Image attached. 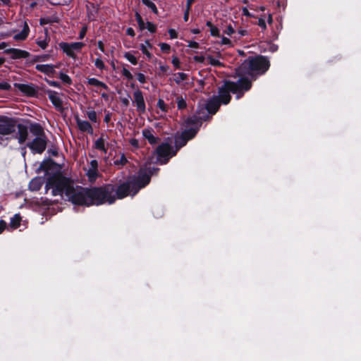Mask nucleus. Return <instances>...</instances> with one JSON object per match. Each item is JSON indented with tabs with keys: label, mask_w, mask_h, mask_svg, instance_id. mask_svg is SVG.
Masks as SVG:
<instances>
[{
	"label": "nucleus",
	"mask_w": 361,
	"mask_h": 361,
	"mask_svg": "<svg viewBox=\"0 0 361 361\" xmlns=\"http://www.w3.org/2000/svg\"><path fill=\"white\" fill-rule=\"evenodd\" d=\"M6 228V222L4 220H0V234L3 233V231Z\"/></svg>",
	"instance_id": "nucleus-64"
},
{
	"label": "nucleus",
	"mask_w": 361,
	"mask_h": 361,
	"mask_svg": "<svg viewBox=\"0 0 361 361\" xmlns=\"http://www.w3.org/2000/svg\"><path fill=\"white\" fill-rule=\"evenodd\" d=\"M140 49L142 51V54L147 57L148 59H152V54L147 50L146 46L144 44H140Z\"/></svg>",
	"instance_id": "nucleus-43"
},
{
	"label": "nucleus",
	"mask_w": 361,
	"mask_h": 361,
	"mask_svg": "<svg viewBox=\"0 0 361 361\" xmlns=\"http://www.w3.org/2000/svg\"><path fill=\"white\" fill-rule=\"evenodd\" d=\"M124 57L133 65L137 64V59L135 56H134L130 52H126L124 54Z\"/></svg>",
	"instance_id": "nucleus-37"
},
{
	"label": "nucleus",
	"mask_w": 361,
	"mask_h": 361,
	"mask_svg": "<svg viewBox=\"0 0 361 361\" xmlns=\"http://www.w3.org/2000/svg\"><path fill=\"white\" fill-rule=\"evenodd\" d=\"M56 22H58V20L56 19L52 20L50 17H44V18H41L39 19V25L42 26H44L47 24H51L52 23H56Z\"/></svg>",
	"instance_id": "nucleus-39"
},
{
	"label": "nucleus",
	"mask_w": 361,
	"mask_h": 361,
	"mask_svg": "<svg viewBox=\"0 0 361 361\" xmlns=\"http://www.w3.org/2000/svg\"><path fill=\"white\" fill-rule=\"evenodd\" d=\"M210 33L211 35L213 37H220V31L216 26L212 27V29L210 30Z\"/></svg>",
	"instance_id": "nucleus-51"
},
{
	"label": "nucleus",
	"mask_w": 361,
	"mask_h": 361,
	"mask_svg": "<svg viewBox=\"0 0 361 361\" xmlns=\"http://www.w3.org/2000/svg\"><path fill=\"white\" fill-rule=\"evenodd\" d=\"M142 188L135 175L128 176L126 181L119 185L109 183L99 187L93 186L90 206H99L106 203L112 204L116 200L136 195Z\"/></svg>",
	"instance_id": "nucleus-1"
},
{
	"label": "nucleus",
	"mask_w": 361,
	"mask_h": 361,
	"mask_svg": "<svg viewBox=\"0 0 361 361\" xmlns=\"http://www.w3.org/2000/svg\"><path fill=\"white\" fill-rule=\"evenodd\" d=\"M51 58L50 54H45L41 55H32L30 58H28L27 61H25L24 63V66L25 67H30L34 65L37 62L39 61H47Z\"/></svg>",
	"instance_id": "nucleus-18"
},
{
	"label": "nucleus",
	"mask_w": 361,
	"mask_h": 361,
	"mask_svg": "<svg viewBox=\"0 0 361 361\" xmlns=\"http://www.w3.org/2000/svg\"><path fill=\"white\" fill-rule=\"evenodd\" d=\"M86 116L91 122L99 124L100 121L98 120L97 113L94 110L91 109L87 111L86 112Z\"/></svg>",
	"instance_id": "nucleus-32"
},
{
	"label": "nucleus",
	"mask_w": 361,
	"mask_h": 361,
	"mask_svg": "<svg viewBox=\"0 0 361 361\" xmlns=\"http://www.w3.org/2000/svg\"><path fill=\"white\" fill-rule=\"evenodd\" d=\"M16 129L18 131L13 135V138L16 139L20 145L25 144L28 138L29 127L23 123H16Z\"/></svg>",
	"instance_id": "nucleus-11"
},
{
	"label": "nucleus",
	"mask_w": 361,
	"mask_h": 361,
	"mask_svg": "<svg viewBox=\"0 0 361 361\" xmlns=\"http://www.w3.org/2000/svg\"><path fill=\"white\" fill-rule=\"evenodd\" d=\"M174 150V148L167 142L159 145L156 149L159 163L161 165L166 164L173 157L172 152Z\"/></svg>",
	"instance_id": "nucleus-7"
},
{
	"label": "nucleus",
	"mask_w": 361,
	"mask_h": 361,
	"mask_svg": "<svg viewBox=\"0 0 361 361\" xmlns=\"http://www.w3.org/2000/svg\"><path fill=\"white\" fill-rule=\"evenodd\" d=\"M87 32V27L86 25L82 27V28L80 29V31L79 32L78 39H82L85 37Z\"/></svg>",
	"instance_id": "nucleus-50"
},
{
	"label": "nucleus",
	"mask_w": 361,
	"mask_h": 361,
	"mask_svg": "<svg viewBox=\"0 0 361 361\" xmlns=\"http://www.w3.org/2000/svg\"><path fill=\"white\" fill-rule=\"evenodd\" d=\"M90 166H91V170L90 171L96 172L97 170V168H98V162H97V161L95 160V159L92 160L90 161Z\"/></svg>",
	"instance_id": "nucleus-55"
},
{
	"label": "nucleus",
	"mask_w": 361,
	"mask_h": 361,
	"mask_svg": "<svg viewBox=\"0 0 361 361\" xmlns=\"http://www.w3.org/2000/svg\"><path fill=\"white\" fill-rule=\"evenodd\" d=\"M243 15L249 17V18H254L255 16L248 11V9L246 7H243L242 8Z\"/></svg>",
	"instance_id": "nucleus-59"
},
{
	"label": "nucleus",
	"mask_w": 361,
	"mask_h": 361,
	"mask_svg": "<svg viewBox=\"0 0 361 361\" xmlns=\"http://www.w3.org/2000/svg\"><path fill=\"white\" fill-rule=\"evenodd\" d=\"M99 6L92 2H87L86 5L87 16L90 21H94L97 19Z\"/></svg>",
	"instance_id": "nucleus-17"
},
{
	"label": "nucleus",
	"mask_w": 361,
	"mask_h": 361,
	"mask_svg": "<svg viewBox=\"0 0 361 361\" xmlns=\"http://www.w3.org/2000/svg\"><path fill=\"white\" fill-rule=\"evenodd\" d=\"M142 3L148 7L154 14H158L159 11L155 4L150 0H141Z\"/></svg>",
	"instance_id": "nucleus-30"
},
{
	"label": "nucleus",
	"mask_w": 361,
	"mask_h": 361,
	"mask_svg": "<svg viewBox=\"0 0 361 361\" xmlns=\"http://www.w3.org/2000/svg\"><path fill=\"white\" fill-rule=\"evenodd\" d=\"M178 80H175L176 83H179L180 80L183 81L188 78V75L185 73L179 72L177 74Z\"/></svg>",
	"instance_id": "nucleus-48"
},
{
	"label": "nucleus",
	"mask_w": 361,
	"mask_h": 361,
	"mask_svg": "<svg viewBox=\"0 0 361 361\" xmlns=\"http://www.w3.org/2000/svg\"><path fill=\"white\" fill-rule=\"evenodd\" d=\"M129 143L135 148H139V142L135 138H132L130 140Z\"/></svg>",
	"instance_id": "nucleus-61"
},
{
	"label": "nucleus",
	"mask_w": 361,
	"mask_h": 361,
	"mask_svg": "<svg viewBox=\"0 0 361 361\" xmlns=\"http://www.w3.org/2000/svg\"><path fill=\"white\" fill-rule=\"evenodd\" d=\"M238 77V80L236 82H234L236 92H233V94H236L235 97L237 99L243 97L245 92L249 91L252 87V81L248 77Z\"/></svg>",
	"instance_id": "nucleus-9"
},
{
	"label": "nucleus",
	"mask_w": 361,
	"mask_h": 361,
	"mask_svg": "<svg viewBox=\"0 0 361 361\" xmlns=\"http://www.w3.org/2000/svg\"><path fill=\"white\" fill-rule=\"evenodd\" d=\"M36 44L42 49H45L48 47V41L47 39H40L38 38L36 41Z\"/></svg>",
	"instance_id": "nucleus-44"
},
{
	"label": "nucleus",
	"mask_w": 361,
	"mask_h": 361,
	"mask_svg": "<svg viewBox=\"0 0 361 361\" xmlns=\"http://www.w3.org/2000/svg\"><path fill=\"white\" fill-rule=\"evenodd\" d=\"M126 35L133 37L135 35V32L132 27H128L126 29Z\"/></svg>",
	"instance_id": "nucleus-63"
},
{
	"label": "nucleus",
	"mask_w": 361,
	"mask_h": 361,
	"mask_svg": "<svg viewBox=\"0 0 361 361\" xmlns=\"http://www.w3.org/2000/svg\"><path fill=\"white\" fill-rule=\"evenodd\" d=\"M221 44L231 46L232 43H231V41L228 38H227L226 37H222L221 41Z\"/></svg>",
	"instance_id": "nucleus-58"
},
{
	"label": "nucleus",
	"mask_w": 361,
	"mask_h": 361,
	"mask_svg": "<svg viewBox=\"0 0 361 361\" xmlns=\"http://www.w3.org/2000/svg\"><path fill=\"white\" fill-rule=\"evenodd\" d=\"M193 59L195 62L203 63L205 61V58L204 56H195Z\"/></svg>",
	"instance_id": "nucleus-60"
},
{
	"label": "nucleus",
	"mask_w": 361,
	"mask_h": 361,
	"mask_svg": "<svg viewBox=\"0 0 361 361\" xmlns=\"http://www.w3.org/2000/svg\"><path fill=\"white\" fill-rule=\"evenodd\" d=\"M56 66L53 64H37L35 69L48 76L53 75L55 73Z\"/></svg>",
	"instance_id": "nucleus-20"
},
{
	"label": "nucleus",
	"mask_w": 361,
	"mask_h": 361,
	"mask_svg": "<svg viewBox=\"0 0 361 361\" xmlns=\"http://www.w3.org/2000/svg\"><path fill=\"white\" fill-rule=\"evenodd\" d=\"M135 17L137 20L139 29L142 31L146 29V24L145 23L141 15L139 12L136 11L135 13Z\"/></svg>",
	"instance_id": "nucleus-33"
},
{
	"label": "nucleus",
	"mask_w": 361,
	"mask_h": 361,
	"mask_svg": "<svg viewBox=\"0 0 361 361\" xmlns=\"http://www.w3.org/2000/svg\"><path fill=\"white\" fill-rule=\"evenodd\" d=\"M188 141L180 134L175 136V150L172 152V156H176L178 151L186 145Z\"/></svg>",
	"instance_id": "nucleus-22"
},
{
	"label": "nucleus",
	"mask_w": 361,
	"mask_h": 361,
	"mask_svg": "<svg viewBox=\"0 0 361 361\" xmlns=\"http://www.w3.org/2000/svg\"><path fill=\"white\" fill-rule=\"evenodd\" d=\"M14 87L27 97H35L38 92L37 87L32 83H14Z\"/></svg>",
	"instance_id": "nucleus-13"
},
{
	"label": "nucleus",
	"mask_w": 361,
	"mask_h": 361,
	"mask_svg": "<svg viewBox=\"0 0 361 361\" xmlns=\"http://www.w3.org/2000/svg\"><path fill=\"white\" fill-rule=\"evenodd\" d=\"M60 49H62L63 53H65L70 58L75 60L77 59V55L75 51H80L82 47H84L85 44L83 42H61L59 44Z\"/></svg>",
	"instance_id": "nucleus-10"
},
{
	"label": "nucleus",
	"mask_w": 361,
	"mask_h": 361,
	"mask_svg": "<svg viewBox=\"0 0 361 361\" xmlns=\"http://www.w3.org/2000/svg\"><path fill=\"white\" fill-rule=\"evenodd\" d=\"M45 81L47 82V83L49 85H50L51 87H58V88L61 87V85L58 81L51 80L47 78H45Z\"/></svg>",
	"instance_id": "nucleus-49"
},
{
	"label": "nucleus",
	"mask_w": 361,
	"mask_h": 361,
	"mask_svg": "<svg viewBox=\"0 0 361 361\" xmlns=\"http://www.w3.org/2000/svg\"><path fill=\"white\" fill-rule=\"evenodd\" d=\"M94 147L97 149L101 150L105 153L106 152V149L104 145V140L103 139V137H101L95 141Z\"/></svg>",
	"instance_id": "nucleus-31"
},
{
	"label": "nucleus",
	"mask_w": 361,
	"mask_h": 361,
	"mask_svg": "<svg viewBox=\"0 0 361 361\" xmlns=\"http://www.w3.org/2000/svg\"><path fill=\"white\" fill-rule=\"evenodd\" d=\"M177 107L178 110L185 109L187 107L185 99L182 96L177 97L176 98Z\"/></svg>",
	"instance_id": "nucleus-35"
},
{
	"label": "nucleus",
	"mask_w": 361,
	"mask_h": 361,
	"mask_svg": "<svg viewBox=\"0 0 361 361\" xmlns=\"http://www.w3.org/2000/svg\"><path fill=\"white\" fill-rule=\"evenodd\" d=\"M188 46V47L192 48V49H198L200 47L199 43L195 41L189 42V44Z\"/></svg>",
	"instance_id": "nucleus-62"
},
{
	"label": "nucleus",
	"mask_w": 361,
	"mask_h": 361,
	"mask_svg": "<svg viewBox=\"0 0 361 361\" xmlns=\"http://www.w3.org/2000/svg\"><path fill=\"white\" fill-rule=\"evenodd\" d=\"M16 123L14 118L0 116V135H10L16 133Z\"/></svg>",
	"instance_id": "nucleus-6"
},
{
	"label": "nucleus",
	"mask_w": 361,
	"mask_h": 361,
	"mask_svg": "<svg viewBox=\"0 0 361 361\" xmlns=\"http://www.w3.org/2000/svg\"><path fill=\"white\" fill-rule=\"evenodd\" d=\"M122 75L128 80H132L133 79L132 73L125 67L123 68Z\"/></svg>",
	"instance_id": "nucleus-46"
},
{
	"label": "nucleus",
	"mask_w": 361,
	"mask_h": 361,
	"mask_svg": "<svg viewBox=\"0 0 361 361\" xmlns=\"http://www.w3.org/2000/svg\"><path fill=\"white\" fill-rule=\"evenodd\" d=\"M159 168L149 166L146 169H140L136 177L140 183L141 187L143 188L146 187L151 180L152 176L157 175L159 171Z\"/></svg>",
	"instance_id": "nucleus-8"
},
{
	"label": "nucleus",
	"mask_w": 361,
	"mask_h": 361,
	"mask_svg": "<svg viewBox=\"0 0 361 361\" xmlns=\"http://www.w3.org/2000/svg\"><path fill=\"white\" fill-rule=\"evenodd\" d=\"M45 92L48 95L49 99L54 105L55 109L59 111H63V101L59 96V93L51 90H45Z\"/></svg>",
	"instance_id": "nucleus-14"
},
{
	"label": "nucleus",
	"mask_w": 361,
	"mask_h": 361,
	"mask_svg": "<svg viewBox=\"0 0 361 361\" xmlns=\"http://www.w3.org/2000/svg\"><path fill=\"white\" fill-rule=\"evenodd\" d=\"M4 53L6 54H10L11 59L13 60L24 59L25 61H27L28 58H30L31 56V54L29 51L17 48L6 49H4Z\"/></svg>",
	"instance_id": "nucleus-12"
},
{
	"label": "nucleus",
	"mask_w": 361,
	"mask_h": 361,
	"mask_svg": "<svg viewBox=\"0 0 361 361\" xmlns=\"http://www.w3.org/2000/svg\"><path fill=\"white\" fill-rule=\"evenodd\" d=\"M30 28L27 23L25 22L24 23L23 30L18 34L15 35L13 39L16 41H23L25 40L29 35Z\"/></svg>",
	"instance_id": "nucleus-24"
},
{
	"label": "nucleus",
	"mask_w": 361,
	"mask_h": 361,
	"mask_svg": "<svg viewBox=\"0 0 361 361\" xmlns=\"http://www.w3.org/2000/svg\"><path fill=\"white\" fill-rule=\"evenodd\" d=\"M43 184L40 178H33L29 184V188L32 191H37L40 190Z\"/></svg>",
	"instance_id": "nucleus-28"
},
{
	"label": "nucleus",
	"mask_w": 361,
	"mask_h": 361,
	"mask_svg": "<svg viewBox=\"0 0 361 361\" xmlns=\"http://www.w3.org/2000/svg\"><path fill=\"white\" fill-rule=\"evenodd\" d=\"M56 165L55 161L49 158L47 159L44 160L39 165V170L46 172L48 173L49 171L52 170Z\"/></svg>",
	"instance_id": "nucleus-23"
},
{
	"label": "nucleus",
	"mask_w": 361,
	"mask_h": 361,
	"mask_svg": "<svg viewBox=\"0 0 361 361\" xmlns=\"http://www.w3.org/2000/svg\"><path fill=\"white\" fill-rule=\"evenodd\" d=\"M137 79L140 83H145L146 82V77L142 73H138L137 74Z\"/></svg>",
	"instance_id": "nucleus-56"
},
{
	"label": "nucleus",
	"mask_w": 361,
	"mask_h": 361,
	"mask_svg": "<svg viewBox=\"0 0 361 361\" xmlns=\"http://www.w3.org/2000/svg\"><path fill=\"white\" fill-rule=\"evenodd\" d=\"M257 25L263 30H266L267 29V25H266V22H265V20L263 18H259L258 19V23H257Z\"/></svg>",
	"instance_id": "nucleus-54"
},
{
	"label": "nucleus",
	"mask_w": 361,
	"mask_h": 361,
	"mask_svg": "<svg viewBox=\"0 0 361 361\" xmlns=\"http://www.w3.org/2000/svg\"><path fill=\"white\" fill-rule=\"evenodd\" d=\"M133 97L137 111H139L140 114H144L146 110V106L142 92L140 90L135 91L133 92Z\"/></svg>",
	"instance_id": "nucleus-16"
},
{
	"label": "nucleus",
	"mask_w": 361,
	"mask_h": 361,
	"mask_svg": "<svg viewBox=\"0 0 361 361\" xmlns=\"http://www.w3.org/2000/svg\"><path fill=\"white\" fill-rule=\"evenodd\" d=\"M30 132L35 136L30 142L26 144L33 153L42 154L46 149L48 140L47 138L44 128L39 123H30Z\"/></svg>",
	"instance_id": "nucleus-4"
},
{
	"label": "nucleus",
	"mask_w": 361,
	"mask_h": 361,
	"mask_svg": "<svg viewBox=\"0 0 361 361\" xmlns=\"http://www.w3.org/2000/svg\"><path fill=\"white\" fill-rule=\"evenodd\" d=\"M234 32H235V30L233 29V27H232L231 25H228L227 26V27L226 28V30H224V33L228 35H231Z\"/></svg>",
	"instance_id": "nucleus-57"
},
{
	"label": "nucleus",
	"mask_w": 361,
	"mask_h": 361,
	"mask_svg": "<svg viewBox=\"0 0 361 361\" xmlns=\"http://www.w3.org/2000/svg\"><path fill=\"white\" fill-rule=\"evenodd\" d=\"M59 77L63 83H65L66 85L72 84V79L67 74L60 72Z\"/></svg>",
	"instance_id": "nucleus-36"
},
{
	"label": "nucleus",
	"mask_w": 361,
	"mask_h": 361,
	"mask_svg": "<svg viewBox=\"0 0 361 361\" xmlns=\"http://www.w3.org/2000/svg\"><path fill=\"white\" fill-rule=\"evenodd\" d=\"M75 119L77 126L81 132L87 133L90 135L93 134L94 130L92 125L89 121L81 120L78 116H75Z\"/></svg>",
	"instance_id": "nucleus-19"
},
{
	"label": "nucleus",
	"mask_w": 361,
	"mask_h": 361,
	"mask_svg": "<svg viewBox=\"0 0 361 361\" xmlns=\"http://www.w3.org/2000/svg\"><path fill=\"white\" fill-rule=\"evenodd\" d=\"M198 131H199V128H190L184 130L181 133V135L188 141H189V140L193 139L196 136V135L197 134Z\"/></svg>",
	"instance_id": "nucleus-26"
},
{
	"label": "nucleus",
	"mask_w": 361,
	"mask_h": 361,
	"mask_svg": "<svg viewBox=\"0 0 361 361\" xmlns=\"http://www.w3.org/2000/svg\"><path fill=\"white\" fill-rule=\"evenodd\" d=\"M157 107L163 112H167L168 108L162 99H159L157 102Z\"/></svg>",
	"instance_id": "nucleus-42"
},
{
	"label": "nucleus",
	"mask_w": 361,
	"mask_h": 361,
	"mask_svg": "<svg viewBox=\"0 0 361 361\" xmlns=\"http://www.w3.org/2000/svg\"><path fill=\"white\" fill-rule=\"evenodd\" d=\"M270 66L269 59L265 56H249L235 69V73L238 76H250L251 80H255L265 74Z\"/></svg>",
	"instance_id": "nucleus-3"
},
{
	"label": "nucleus",
	"mask_w": 361,
	"mask_h": 361,
	"mask_svg": "<svg viewBox=\"0 0 361 361\" xmlns=\"http://www.w3.org/2000/svg\"><path fill=\"white\" fill-rule=\"evenodd\" d=\"M11 90V85L7 82H0V90L9 91Z\"/></svg>",
	"instance_id": "nucleus-47"
},
{
	"label": "nucleus",
	"mask_w": 361,
	"mask_h": 361,
	"mask_svg": "<svg viewBox=\"0 0 361 361\" xmlns=\"http://www.w3.org/2000/svg\"><path fill=\"white\" fill-rule=\"evenodd\" d=\"M128 163V159H126L124 154H122L119 159L114 160V164L115 166H118V168H121L125 166Z\"/></svg>",
	"instance_id": "nucleus-34"
},
{
	"label": "nucleus",
	"mask_w": 361,
	"mask_h": 361,
	"mask_svg": "<svg viewBox=\"0 0 361 361\" xmlns=\"http://www.w3.org/2000/svg\"><path fill=\"white\" fill-rule=\"evenodd\" d=\"M234 82L231 80H224V84L219 87L218 93L219 95L216 97L221 101L223 104H228L231 100V92H236L235 89Z\"/></svg>",
	"instance_id": "nucleus-5"
},
{
	"label": "nucleus",
	"mask_w": 361,
	"mask_h": 361,
	"mask_svg": "<svg viewBox=\"0 0 361 361\" xmlns=\"http://www.w3.org/2000/svg\"><path fill=\"white\" fill-rule=\"evenodd\" d=\"M21 220H22V219H21L20 214H15L11 219V221H10L9 225H10L11 228L13 229H16L17 228H18L20 226Z\"/></svg>",
	"instance_id": "nucleus-29"
},
{
	"label": "nucleus",
	"mask_w": 361,
	"mask_h": 361,
	"mask_svg": "<svg viewBox=\"0 0 361 361\" xmlns=\"http://www.w3.org/2000/svg\"><path fill=\"white\" fill-rule=\"evenodd\" d=\"M207 59L209 60V63L213 66L221 67L223 66V63L219 61L218 59H214L212 56H208Z\"/></svg>",
	"instance_id": "nucleus-38"
},
{
	"label": "nucleus",
	"mask_w": 361,
	"mask_h": 361,
	"mask_svg": "<svg viewBox=\"0 0 361 361\" xmlns=\"http://www.w3.org/2000/svg\"><path fill=\"white\" fill-rule=\"evenodd\" d=\"M51 189L53 196L65 195L66 200L74 205L90 207L92 187H74L71 178L66 177L61 172H56L49 176L45 184L47 192Z\"/></svg>",
	"instance_id": "nucleus-2"
},
{
	"label": "nucleus",
	"mask_w": 361,
	"mask_h": 361,
	"mask_svg": "<svg viewBox=\"0 0 361 361\" xmlns=\"http://www.w3.org/2000/svg\"><path fill=\"white\" fill-rule=\"evenodd\" d=\"M185 124L187 126H192V128H197L200 129L202 126L201 118H200V116L196 115L188 116L185 120Z\"/></svg>",
	"instance_id": "nucleus-25"
},
{
	"label": "nucleus",
	"mask_w": 361,
	"mask_h": 361,
	"mask_svg": "<svg viewBox=\"0 0 361 361\" xmlns=\"http://www.w3.org/2000/svg\"><path fill=\"white\" fill-rule=\"evenodd\" d=\"M171 62L176 68L180 69V62L179 59L177 56H173Z\"/></svg>",
	"instance_id": "nucleus-52"
},
{
	"label": "nucleus",
	"mask_w": 361,
	"mask_h": 361,
	"mask_svg": "<svg viewBox=\"0 0 361 361\" xmlns=\"http://www.w3.org/2000/svg\"><path fill=\"white\" fill-rule=\"evenodd\" d=\"M146 28L148 30V31L151 33H155L157 32V25L153 23L152 22L147 21L146 23Z\"/></svg>",
	"instance_id": "nucleus-40"
},
{
	"label": "nucleus",
	"mask_w": 361,
	"mask_h": 361,
	"mask_svg": "<svg viewBox=\"0 0 361 361\" xmlns=\"http://www.w3.org/2000/svg\"><path fill=\"white\" fill-rule=\"evenodd\" d=\"M142 135L145 139L147 140L150 145H155L159 140L158 137L153 135L154 130L152 128H145L142 130Z\"/></svg>",
	"instance_id": "nucleus-21"
},
{
	"label": "nucleus",
	"mask_w": 361,
	"mask_h": 361,
	"mask_svg": "<svg viewBox=\"0 0 361 361\" xmlns=\"http://www.w3.org/2000/svg\"><path fill=\"white\" fill-rule=\"evenodd\" d=\"M221 104V101L218 99L216 96H213L209 98L205 104V109L207 111L209 114L214 115L219 111Z\"/></svg>",
	"instance_id": "nucleus-15"
},
{
	"label": "nucleus",
	"mask_w": 361,
	"mask_h": 361,
	"mask_svg": "<svg viewBox=\"0 0 361 361\" xmlns=\"http://www.w3.org/2000/svg\"><path fill=\"white\" fill-rule=\"evenodd\" d=\"M159 46L160 47V49L162 52L166 54L169 53L171 50V46L169 44L161 42L159 44Z\"/></svg>",
	"instance_id": "nucleus-45"
},
{
	"label": "nucleus",
	"mask_w": 361,
	"mask_h": 361,
	"mask_svg": "<svg viewBox=\"0 0 361 361\" xmlns=\"http://www.w3.org/2000/svg\"><path fill=\"white\" fill-rule=\"evenodd\" d=\"M94 66L99 70L103 71L106 68L104 63L100 57L97 58L94 61Z\"/></svg>",
	"instance_id": "nucleus-41"
},
{
	"label": "nucleus",
	"mask_w": 361,
	"mask_h": 361,
	"mask_svg": "<svg viewBox=\"0 0 361 361\" xmlns=\"http://www.w3.org/2000/svg\"><path fill=\"white\" fill-rule=\"evenodd\" d=\"M87 84L90 85H92V86H95V87H102L106 90H109V87L107 86L106 84H105L104 82L99 80L98 79L95 78H88L87 79Z\"/></svg>",
	"instance_id": "nucleus-27"
},
{
	"label": "nucleus",
	"mask_w": 361,
	"mask_h": 361,
	"mask_svg": "<svg viewBox=\"0 0 361 361\" xmlns=\"http://www.w3.org/2000/svg\"><path fill=\"white\" fill-rule=\"evenodd\" d=\"M168 32L171 39H177L178 37V32L174 29L170 28Z\"/></svg>",
	"instance_id": "nucleus-53"
}]
</instances>
